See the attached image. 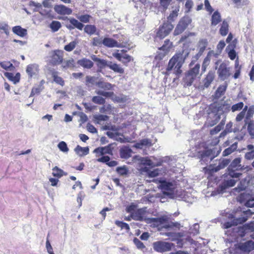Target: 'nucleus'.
I'll return each mask as SVG.
<instances>
[{
  "label": "nucleus",
  "instance_id": "nucleus-29",
  "mask_svg": "<svg viewBox=\"0 0 254 254\" xmlns=\"http://www.w3.org/2000/svg\"><path fill=\"white\" fill-rule=\"evenodd\" d=\"M108 67L117 73H123L124 72V69L119 65L110 61H109Z\"/></svg>",
  "mask_w": 254,
  "mask_h": 254
},
{
  "label": "nucleus",
  "instance_id": "nucleus-60",
  "mask_svg": "<svg viewBox=\"0 0 254 254\" xmlns=\"http://www.w3.org/2000/svg\"><path fill=\"white\" fill-rule=\"evenodd\" d=\"M117 172L121 175H126L128 173V170L127 168L125 166L118 167L116 168Z\"/></svg>",
  "mask_w": 254,
  "mask_h": 254
},
{
  "label": "nucleus",
  "instance_id": "nucleus-52",
  "mask_svg": "<svg viewBox=\"0 0 254 254\" xmlns=\"http://www.w3.org/2000/svg\"><path fill=\"white\" fill-rule=\"evenodd\" d=\"M232 127L233 123L231 122L228 123L226 126L225 130L221 133L220 136H224L226 135L227 133L231 132L233 131Z\"/></svg>",
  "mask_w": 254,
  "mask_h": 254
},
{
  "label": "nucleus",
  "instance_id": "nucleus-27",
  "mask_svg": "<svg viewBox=\"0 0 254 254\" xmlns=\"http://www.w3.org/2000/svg\"><path fill=\"white\" fill-rule=\"evenodd\" d=\"M74 151L79 156L81 157L89 154V149L88 147H82L78 145L74 148Z\"/></svg>",
  "mask_w": 254,
  "mask_h": 254
},
{
  "label": "nucleus",
  "instance_id": "nucleus-8",
  "mask_svg": "<svg viewBox=\"0 0 254 254\" xmlns=\"http://www.w3.org/2000/svg\"><path fill=\"white\" fill-rule=\"evenodd\" d=\"M217 73L218 78L222 81L227 79L231 75L230 67L225 63H222L218 68Z\"/></svg>",
  "mask_w": 254,
  "mask_h": 254
},
{
  "label": "nucleus",
  "instance_id": "nucleus-62",
  "mask_svg": "<svg viewBox=\"0 0 254 254\" xmlns=\"http://www.w3.org/2000/svg\"><path fill=\"white\" fill-rule=\"evenodd\" d=\"M96 93L97 94H98L99 95L103 96L105 97L111 98V97L113 95H114L113 92H106V91H104L102 90H98V91H96Z\"/></svg>",
  "mask_w": 254,
  "mask_h": 254
},
{
  "label": "nucleus",
  "instance_id": "nucleus-36",
  "mask_svg": "<svg viewBox=\"0 0 254 254\" xmlns=\"http://www.w3.org/2000/svg\"><path fill=\"white\" fill-rule=\"evenodd\" d=\"M230 104L226 103L219 104V110L220 116L222 114H226L230 111Z\"/></svg>",
  "mask_w": 254,
  "mask_h": 254
},
{
  "label": "nucleus",
  "instance_id": "nucleus-46",
  "mask_svg": "<svg viewBox=\"0 0 254 254\" xmlns=\"http://www.w3.org/2000/svg\"><path fill=\"white\" fill-rule=\"evenodd\" d=\"M44 87L42 85H39L37 86L34 87L32 89L29 97H33L35 95H39L41 92L43 90Z\"/></svg>",
  "mask_w": 254,
  "mask_h": 254
},
{
  "label": "nucleus",
  "instance_id": "nucleus-3",
  "mask_svg": "<svg viewBox=\"0 0 254 254\" xmlns=\"http://www.w3.org/2000/svg\"><path fill=\"white\" fill-rule=\"evenodd\" d=\"M159 188L162 190L164 195L169 198L175 197L174 190L175 187L172 182H168L164 179L160 180L159 181Z\"/></svg>",
  "mask_w": 254,
  "mask_h": 254
},
{
  "label": "nucleus",
  "instance_id": "nucleus-42",
  "mask_svg": "<svg viewBox=\"0 0 254 254\" xmlns=\"http://www.w3.org/2000/svg\"><path fill=\"white\" fill-rule=\"evenodd\" d=\"M0 66L6 70L13 71L15 69V67L10 62H0Z\"/></svg>",
  "mask_w": 254,
  "mask_h": 254
},
{
  "label": "nucleus",
  "instance_id": "nucleus-1",
  "mask_svg": "<svg viewBox=\"0 0 254 254\" xmlns=\"http://www.w3.org/2000/svg\"><path fill=\"white\" fill-rule=\"evenodd\" d=\"M189 52L183 51L181 52L176 53L169 61L166 68V74H169V72L174 69V73L177 75H179L182 73L181 69L186 59L188 56Z\"/></svg>",
  "mask_w": 254,
  "mask_h": 254
},
{
  "label": "nucleus",
  "instance_id": "nucleus-13",
  "mask_svg": "<svg viewBox=\"0 0 254 254\" xmlns=\"http://www.w3.org/2000/svg\"><path fill=\"white\" fill-rule=\"evenodd\" d=\"M247 220V218L246 217H240L239 218H234L230 222H226L223 224V227L224 229H228L233 226H237L238 224H243Z\"/></svg>",
  "mask_w": 254,
  "mask_h": 254
},
{
  "label": "nucleus",
  "instance_id": "nucleus-12",
  "mask_svg": "<svg viewBox=\"0 0 254 254\" xmlns=\"http://www.w3.org/2000/svg\"><path fill=\"white\" fill-rule=\"evenodd\" d=\"M241 158L238 157L234 159L228 166L227 170L243 171L245 170L244 166L241 164Z\"/></svg>",
  "mask_w": 254,
  "mask_h": 254
},
{
  "label": "nucleus",
  "instance_id": "nucleus-30",
  "mask_svg": "<svg viewBox=\"0 0 254 254\" xmlns=\"http://www.w3.org/2000/svg\"><path fill=\"white\" fill-rule=\"evenodd\" d=\"M51 74L53 78L54 81L57 84L63 86L64 84L63 79L58 75V72L53 70L51 71Z\"/></svg>",
  "mask_w": 254,
  "mask_h": 254
},
{
  "label": "nucleus",
  "instance_id": "nucleus-17",
  "mask_svg": "<svg viewBox=\"0 0 254 254\" xmlns=\"http://www.w3.org/2000/svg\"><path fill=\"white\" fill-rule=\"evenodd\" d=\"M239 248L244 252H250L254 250V241L249 240L241 243L239 245Z\"/></svg>",
  "mask_w": 254,
  "mask_h": 254
},
{
  "label": "nucleus",
  "instance_id": "nucleus-55",
  "mask_svg": "<svg viewBox=\"0 0 254 254\" xmlns=\"http://www.w3.org/2000/svg\"><path fill=\"white\" fill-rule=\"evenodd\" d=\"M196 78L195 77H193L189 74H187L185 78H184V82L185 83V85L190 86L193 83L194 80Z\"/></svg>",
  "mask_w": 254,
  "mask_h": 254
},
{
  "label": "nucleus",
  "instance_id": "nucleus-59",
  "mask_svg": "<svg viewBox=\"0 0 254 254\" xmlns=\"http://www.w3.org/2000/svg\"><path fill=\"white\" fill-rule=\"evenodd\" d=\"M140 163L142 165L148 166L150 167H152L153 165V163L152 160L148 159L147 157H142L140 159Z\"/></svg>",
  "mask_w": 254,
  "mask_h": 254
},
{
  "label": "nucleus",
  "instance_id": "nucleus-16",
  "mask_svg": "<svg viewBox=\"0 0 254 254\" xmlns=\"http://www.w3.org/2000/svg\"><path fill=\"white\" fill-rule=\"evenodd\" d=\"M91 59L96 62V64L97 67H98V69L97 71H101L102 69L104 68L106 66L108 67L109 61H107L105 60L100 59L97 57V56L95 55H92L91 56Z\"/></svg>",
  "mask_w": 254,
  "mask_h": 254
},
{
  "label": "nucleus",
  "instance_id": "nucleus-35",
  "mask_svg": "<svg viewBox=\"0 0 254 254\" xmlns=\"http://www.w3.org/2000/svg\"><path fill=\"white\" fill-rule=\"evenodd\" d=\"M237 142H235L232 144L230 147L225 149L223 152V156H227L231 154L234 151H235L237 148Z\"/></svg>",
  "mask_w": 254,
  "mask_h": 254
},
{
  "label": "nucleus",
  "instance_id": "nucleus-44",
  "mask_svg": "<svg viewBox=\"0 0 254 254\" xmlns=\"http://www.w3.org/2000/svg\"><path fill=\"white\" fill-rule=\"evenodd\" d=\"M96 85L99 88L106 90H111L112 85L109 82H105L103 81H98L96 82Z\"/></svg>",
  "mask_w": 254,
  "mask_h": 254
},
{
  "label": "nucleus",
  "instance_id": "nucleus-9",
  "mask_svg": "<svg viewBox=\"0 0 254 254\" xmlns=\"http://www.w3.org/2000/svg\"><path fill=\"white\" fill-rule=\"evenodd\" d=\"M174 28V25L170 22H164L162 26H160L157 33V36L160 39H163L167 36Z\"/></svg>",
  "mask_w": 254,
  "mask_h": 254
},
{
  "label": "nucleus",
  "instance_id": "nucleus-21",
  "mask_svg": "<svg viewBox=\"0 0 254 254\" xmlns=\"http://www.w3.org/2000/svg\"><path fill=\"white\" fill-rule=\"evenodd\" d=\"M114 57L119 61L126 64L132 60V57L127 54L116 53Z\"/></svg>",
  "mask_w": 254,
  "mask_h": 254
},
{
  "label": "nucleus",
  "instance_id": "nucleus-45",
  "mask_svg": "<svg viewBox=\"0 0 254 254\" xmlns=\"http://www.w3.org/2000/svg\"><path fill=\"white\" fill-rule=\"evenodd\" d=\"M251 198H252V196L249 193L243 192L240 194L238 199L241 203H242L244 202H246Z\"/></svg>",
  "mask_w": 254,
  "mask_h": 254
},
{
  "label": "nucleus",
  "instance_id": "nucleus-15",
  "mask_svg": "<svg viewBox=\"0 0 254 254\" xmlns=\"http://www.w3.org/2000/svg\"><path fill=\"white\" fill-rule=\"evenodd\" d=\"M146 207L138 209L136 211L132 214L131 217L134 220L139 221H145L147 217H144L146 213Z\"/></svg>",
  "mask_w": 254,
  "mask_h": 254
},
{
  "label": "nucleus",
  "instance_id": "nucleus-11",
  "mask_svg": "<svg viewBox=\"0 0 254 254\" xmlns=\"http://www.w3.org/2000/svg\"><path fill=\"white\" fill-rule=\"evenodd\" d=\"M116 145V143H110L104 147H97L94 150L93 153L97 154H99L100 155H104L105 154H109L112 155L114 146Z\"/></svg>",
  "mask_w": 254,
  "mask_h": 254
},
{
  "label": "nucleus",
  "instance_id": "nucleus-19",
  "mask_svg": "<svg viewBox=\"0 0 254 254\" xmlns=\"http://www.w3.org/2000/svg\"><path fill=\"white\" fill-rule=\"evenodd\" d=\"M132 151L128 146H124L120 149V155L121 158L128 159L131 157Z\"/></svg>",
  "mask_w": 254,
  "mask_h": 254
},
{
  "label": "nucleus",
  "instance_id": "nucleus-40",
  "mask_svg": "<svg viewBox=\"0 0 254 254\" xmlns=\"http://www.w3.org/2000/svg\"><path fill=\"white\" fill-rule=\"evenodd\" d=\"M200 65L198 64H196L194 66L190 69L187 74H189L193 77H196L199 73Z\"/></svg>",
  "mask_w": 254,
  "mask_h": 254
},
{
  "label": "nucleus",
  "instance_id": "nucleus-28",
  "mask_svg": "<svg viewBox=\"0 0 254 254\" xmlns=\"http://www.w3.org/2000/svg\"><path fill=\"white\" fill-rule=\"evenodd\" d=\"M221 21L220 13L218 11H215L212 14L211 19V26H216Z\"/></svg>",
  "mask_w": 254,
  "mask_h": 254
},
{
  "label": "nucleus",
  "instance_id": "nucleus-26",
  "mask_svg": "<svg viewBox=\"0 0 254 254\" xmlns=\"http://www.w3.org/2000/svg\"><path fill=\"white\" fill-rule=\"evenodd\" d=\"M152 145V143L150 139L148 138H144L139 140L138 142L136 143L134 145V146L136 148L141 149L143 146L150 147Z\"/></svg>",
  "mask_w": 254,
  "mask_h": 254
},
{
  "label": "nucleus",
  "instance_id": "nucleus-5",
  "mask_svg": "<svg viewBox=\"0 0 254 254\" xmlns=\"http://www.w3.org/2000/svg\"><path fill=\"white\" fill-rule=\"evenodd\" d=\"M192 21L191 18L188 15H185L180 19L177 24L174 31L175 36L178 35L182 33L188 27L189 24Z\"/></svg>",
  "mask_w": 254,
  "mask_h": 254
},
{
  "label": "nucleus",
  "instance_id": "nucleus-61",
  "mask_svg": "<svg viewBox=\"0 0 254 254\" xmlns=\"http://www.w3.org/2000/svg\"><path fill=\"white\" fill-rule=\"evenodd\" d=\"M77 44L76 42L75 41H72L70 42L67 45H66L64 47V49L67 52H70L72 51L75 48Z\"/></svg>",
  "mask_w": 254,
  "mask_h": 254
},
{
  "label": "nucleus",
  "instance_id": "nucleus-10",
  "mask_svg": "<svg viewBox=\"0 0 254 254\" xmlns=\"http://www.w3.org/2000/svg\"><path fill=\"white\" fill-rule=\"evenodd\" d=\"M63 61V52L56 50L52 52L50 64L52 65H56L61 64Z\"/></svg>",
  "mask_w": 254,
  "mask_h": 254
},
{
  "label": "nucleus",
  "instance_id": "nucleus-47",
  "mask_svg": "<svg viewBox=\"0 0 254 254\" xmlns=\"http://www.w3.org/2000/svg\"><path fill=\"white\" fill-rule=\"evenodd\" d=\"M60 22L58 21H53L50 24V28L54 32L58 31L61 27Z\"/></svg>",
  "mask_w": 254,
  "mask_h": 254
},
{
  "label": "nucleus",
  "instance_id": "nucleus-34",
  "mask_svg": "<svg viewBox=\"0 0 254 254\" xmlns=\"http://www.w3.org/2000/svg\"><path fill=\"white\" fill-rule=\"evenodd\" d=\"M208 44V42L207 39H200L198 43L197 47L198 48V51H201L202 52H204L205 50L207 45Z\"/></svg>",
  "mask_w": 254,
  "mask_h": 254
},
{
  "label": "nucleus",
  "instance_id": "nucleus-53",
  "mask_svg": "<svg viewBox=\"0 0 254 254\" xmlns=\"http://www.w3.org/2000/svg\"><path fill=\"white\" fill-rule=\"evenodd\" d=\"M248 125V131L249 134L251 135L252 138H254V121H250Z\"/></svg>",
  "mask_w": 254,
  "mask_h": 254
},
{
  "label": "nucleus",
  "instance_id": "nucleus-4",
  "mask_svg": "<svg viewBox=\"0 0 254 254\" xmlns=\"http://www.w3.org/2000/svg\"><path fill=\"white\" fill-rule=\"evenodd\" d=\"M167 221V219L164 217H160L157 218H147L145 219V222L147 224H151L153 227H159L161 225H163L162 227L166 229H170L175 226L174 223H172L171 224H165Z\"/></svg>",
  "mask_w": 254,
  "mask_h": 254
},
{
  "label": "nucleus",
  "instance_id": "nucleus-48",
  "mask_svg": "<svg viewBox=\"0 0 254 254\" xmlns=\"http://www.w3.org/2000/svg\"><path fill=\"white\" fill-rule=\"evenodd\" d=\"M74 66L75 62L73 59L64 61L62 64V67L65 69L74 67Z\"/></svg>",
  "mask_w": 254,
  "mask_h": 254
},
{
  "label": "nucleus",
  "instance_id": "nucleus-64",
  "mask_svg": "<svg viewBox=\"0 0 254 254\" xmlns=\"http://www.w3.org/2000/svg\"><path fill=\"white\" fill-rule=\"evenodd\" d=\"M91 18V16L89 14H84L79 16L78 19L80 22L83 23H88L89 22L90 18Z\"/></svg>",
  "mask_w": 254,
  "mask_h": 254
},
{
  "label": "nucleus",
  "instance_id": "nucleus-18",
  "mask_svg": "<svg viewBox=\"0 0 254 254\" xmlns=\"http://www.w3.org/2000/svg\"><path fill=\"white\" fill-rule=\"evenodd\" d=\"M39 71V66L36 64H30L27 66L26 71L29 78H32Z\"/></svg>",
  "mask_w": 254,
  "mask_h": 254
},
{
  "label": "nucleus",
  "instance_id": "nucleus-20",
  "mask_svg": "<svg viewBox=\"0 0 254 254\" xmlns=\"http://www.w3.org/2000/svg\"><path fill=\"white\" fill-rule=\"evenodd\" d=\"M215 77V72L212 71H209L206 77L203 79V88H208L211 82L213 81Z\"/></svg>",
  "mask_w": 254,
  "mask_h": 254
},
{
  "label": "nucleus",
  "instance_id": "nucleus-24",
  "mask_svg": "<svg viewBox=\"0 0 254 254\" xmlns=\"http://www.w3.org/2000/svg\"><path fill=\"white\" fill-rule=\"evenodd\" d=\"M228 84L225 82L223 84L220 85L214 93V97L216 99H219L223 95L227 89Z\"/></svg>",
  "mask_w": 254,
  "mask_h": 254
},
{
  "label": "nucleus",
  "instance_id": "nucleus-57",
  "mask_svg": "<svg viewBox=\"0 0 254 254\" xmlns=\"http://www.w3.org/2000/svg\"><path fill=\"white\" fill-rule=\"evenodd\" d=\"M59 149L63 152H67L69 150L66 143L64 141H61L58 145Z\"/></svg>",
  "mask_w": 254,
  "mask_h": 254
},
{
  "label": "nucleus",
  "instance_id": "nucleus-33",
  "mask_svg": "<svg viewBox=\"0 0 254 254\" xmlns=\"http://www.w3.org/2000/svg\"><path fill=\"white\" fill-rule=\"evenodd\" d=\"M52 170V175L54 177L61 178L63 176L67 175V173L64 172L63 170L61 169L57 166L54 167Z\"/></svg>",
  "mask_w": 254,
  "mask_h": 254
},
{
  "label": "nucleus",
  "instance_id": "nucleus-54",
  "mask_svg": "<svg viewBox=\"0 0 254 254\" xmlns=\"http://www.w3.org/2000/svg\"><path fill=\"white\" fill-rule=\"evenodd\" d=\"M115 224L119 227H120L122 229H125L127 232L130 230L128 224L123 221L116 220L115 221Z\"/></svg>",
  "mask_w": 254,
  "mask_h": 254
},
{
  "label": "nucleus",
  "instance_id": "nucleus-43",
  "mask_svg": "<svg viewBox=\"0 0 254 254\" xmlns=\"http://www.w3.org/2000/svg\"><path fill=\"white\" fill-rule=\"evenodd\" d=\"M242 229L244 233H248V232H253L254 230V221L245 224L243 226Z\"/></svg>",
  "mask_w": 254,
  "mask_h": 254
},
{
  "label": "nucleus",
  "instance_id": "nucleus-2",
  "mask_svg": "<svg viewBox=\"0 0 254 254\" xmlns=\"http://www.w3.org/2000/svg\"><path fill=\"white\" fill-rule=\"evenodd\" d=\"M220 148L214 147L212 149H207L197 152L196 156L200 159L201 164H207L217 156L221 152Z\"/></svg>",
  "mask_w": 254,
  "mask_h": 254
},
{
  "label": "nucleus",
  "instance_id": "nucleus-63",
  "mask_svg": "<svg viewBox=\"0 0 254 254\" xmlns=\"http://www.w3.org/2000/svg\"><path fill=\"white\" fill-rule=\"evenodd\" d=\"M103 40L99 37H94L92 39V45L93 46L101 47L103 43H102Z\"/></svg>",
  "mask_w": 254,
  "mask_h": 254
},
{
  "label": "nucleus",
  "instance_id": "nucleus-14",
  "mask_svg": "<svg viewBox=\"0 0 254 254\" xmlns=\"http://www.w3.org/2000/svg\"><path fill=\"white\" fill-rule=\"evenodd\" d=\"M55 11L60 15H70L72 13V10L63 4H56L54 5Z\"/></svg>",
  "mask_w": 254,
  "mask_h": 254
},
{
  "label": "nucleus",
  "instance_id": "nucleus-49",
  "mask_svg": "<svg viewBox=\"0 0 254 254\" xmlns=\"http://www.w3.org/2000/svg\"><path fill=\"white\" fill-rule=\"evenodd\" d=\"M178 11L179 10H173L172 12L170 14L169 16L167 17V21L165 22H170L171 23L174 22L178 15Z\"/></svg>",
  "mask_w": 254,
  "mask_h": 254
},
{
  "label": "nucleus",
  "instance_id": "nucleus-41",
  "mask_svg": "<svg viewBox=\"0 0 254 254\" xmlns=\"http://www.w3.org/2000/svg\"><path fill=\"white\" fill-rule=\"evenodd\" d=\"M84 32L89 35L95 34L97 28L94 25H86L84 28Z\"/></svg>",
  "mask_w": 254,
  "mask_h": 254
},
{
  "label": "nucleus",
  "instance_id": "nucleus-31",
  "mask_svg": "<svg viewBox=\"0 0 254 254\" xmlns=\"http://www.w3.org/2000/svg\"><path fill=\"white\" fill-rule=\"evenodd\" d=\"M229 30V24L228 22L224 20L221 24V27L219 30V33L222 36L227 35Z\"/></svg>",
  "mask_w": 254,
  "mask_h": 254
},
{
  "label": "nucleus",
  "instance_id": "nucleus-25",
  "mask_svg": "<svg viewBox=\"0 0 254 254\" xmlns=\"http://www.w3.org/2000/svg\"><path fill=\"white\" fill-rule=\"evenodd\" d=\"M77 64L84 68L90 69L93 66V63L89 59L83 58L77 61Z\"/></svg>",
  "mask_w": 254,
  "mask_h": 254
},
{
  "label": "nucleus",
  "instance_id": "nucleus-22",
  "mask_svg": "<svg viewBox=\"0 0 254 254\" xmlns=\"http://www.w3.org/2000/svg\"><path fill=\"white\" fill-rule=\"evenodd\" d=\"M102 43L103 45L107 47L113 48V47H118V43L115 40L109 37H105L103 40Z\"/></svg>",
  "mask_w": 254,
  "mask_h": 254
},
{
  "label": "nucleus",
  "instance_id": "nucleus-6",
  "mask_svg": "<svg viewBox=\"0 0 254 254\" xmlns=\"http://www.w3.org/2000/svg\"><path fill=\"white\" fill-rule=\"evenodd\" d=\"M152 245L155 251L161 253L170 251L174 247L172 243L161 241L154 242Z\"/></svg>",
  "mask_w": 254,
  "mask_h": 254
},
{
  "label": "nucleus",
  "instance_id": "nucleus-32",
  "mask_svg": "<svg viewBox=\"0 0 254 254\" xmlns=\"http://www.w3.org/2000/svg\"><path fill=\"white\" fill-rule=\"evenodd\" d=\"M225 118L226 116H224V119L221 121L220 124L210 130V134L211 135H214L217 134L223 128L225 124Z\"/></svg>",
  "mask_w": 254,
  "mask_h": 254
},
{
  "label": "nucleus",
  "instance_id": "nucleus-58",
  "mask_svg": "<svg viewBox=\"0 0 254 254\" xmlns=\"http://www.w3.org/2000/svg\"><path fill=\"white\" fill-rule=\"evenodd\" d=\"M133 243L137 249L143 250L145 249V246L143 243L140 241L138 239L134 238L133 239Z\"/></svg>",
  "mask_w": 254,
  "mask_h": 254
},
{
  "label": "nucleus",
  "instance_id": "nucleus-56",
  "mask_svg": "<svg viewBox=\"0 0 254 254\" xmlns=\"http://www.w3.org/2000/svg\"><path fill=\"white\" fill-rule=\"evenodd\" d=\"M94 119L97 121V123H99L100 121H107L109 117L107 115H95L93 116Z\"/></svg>",
  "mask_w": 254,
  "mask_h": 254
},
{
  "label": "nucleus",
  "instance_id": "nucleus-37",
  "mask_svg": "<svg viewBox=\"0 0 254 254\" xmlns=\"http://www.w3.org/2000/svg\"><path fill=\"white\" fill-rule=\"evenodd\" d=\"M236 181L233 179H230L226 181L224 183L221 185L220 187L221 188V190H225L226 188L228 187H232L235 185Z\"/></svg>",
  "mask_w": 254,
  "mask_h": 254
},
{
  "label": "nucleus",
  "instance_id": "nucleus-23",
  "mask_svg": "<svg viewBox=\"0 0 254 254\" xmlns=\"http://www.w3.org/2000/svg\"><path fill=\"white\" fill-rule=\"evenodd\" d=\"M13 33L21 37H24L27 34V31L26 29L23 28L20 26H15L12 27Z\"/></svg>",
  "mask_w": 254,
  "mask_h": 254
},
{
  "label": "nucleus",
  "instance_id": "nucleus-7",
  "mask_svg": "<svg viewBox=\"0 0 254 254\" xmlns=\"http://www.w3.org/2000/svg\"><path fill=\"white\" fill-rule=\"evenodd\" d=\"M210 112H209V118H213L214 119L211 120V126L216 124L220 120L221 117L219 110V104L213 103L211 104L209 108Z\"/></svg>",
  "mask_w": 254,
  "mask_h": 254
},
{
  "label": "nucleus",
  "instance_id": "nucleus-50",
  "mask_svg": "<svg viewBox=\"0 0 254 254\" xmlns=\"http://www.w3.org/2000/svg\"><path fill=\"white\" fill-rule=\"evenodd\" d=\"M254 114V106H252L249 107L248 110L246 117L245 120V124H247L249 120L253 117Z\"/></svg>",
  "mask_w": 254,
  "mask_h": 254
},
{
  "label": "nucleus",
  "instance_id": "nucleus-51",
  "mask_svg": "<svg viewBox=\"0 0 254 254\" xmlns=\"http://www.w3.org/2000/svg\"><path fill=\"white\" fill-rule=\"evenodd\" d=\"M92 101L97 104L103 105L105 103V99L101 96H95L92 98Z\"/></svg>",
  "mask_w": 254,
  "mask_h": 254
},
{
  "label": "nucleus",
  "instance_id": "nucleus-39",
  "mask_svg": "<svg viewBox=\"0 0 254 254\" xmlns=\"http://www.w3.org/2000/svg\"><path fill=\"white\" fill-rule=\"evenodd\" d=\"M69 22L72 24L74 28H76L80 30H82L84 27V25L81 22L78 21L77 19L74 18L69 19Z\"/></svg>",
  "mask_w": 254,
  "mask_h": 254
},
{
  "label": "nucleus",
  "instance_id": "nucleus-38",
  "mask_svg": "<svg viewBox=\"0 0 254 254\" xmlns=\"http://www.w3.org/2000/svg\"><path fill=\"white\" fill-rule=\"evenodd\" d=\"M112 100L117 103H124L126 102L127 101V97L126 96H125L124 95H121L120 96H117L114 94V95H113L111 97Z\"/></svg>",
  "mask_w": 254,
  "mask_h": 254
}]
</instances>
